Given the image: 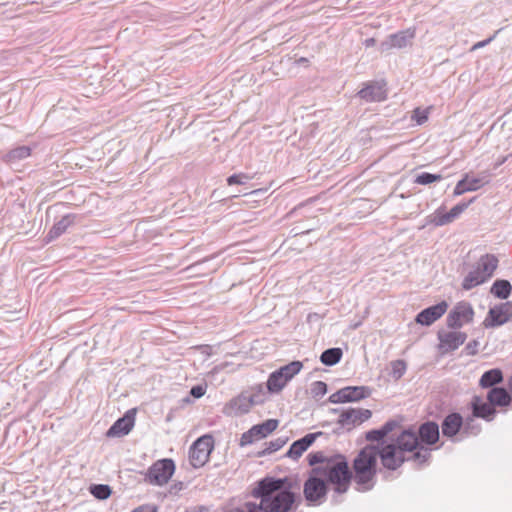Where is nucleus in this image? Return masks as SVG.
<instances>
[{
    "label": "nucleus",
    "instance_id": "f257e3e1",
    "mask_svg": "<svg viewBox=\"0 0 512 512\" xmlns=\"http://www.w3.org/2000/svg\"><path fill=\"white\" fill-rule=\"evenodd\" d=\"M417 446L415 434L411 430H403L395 443L386 444L381 449L374 445L362 448L352 463V478L357 484V491L366 492L375 486L378 457L385 468L396 470L406 461L404 451H412Z\"/></svg>",
    "mask_w": 512,
    "mask_h": 512
},
{
    "label": "nucleus",
    "instance_id": "f03ea898",
    "mask_svg": "<svg viewBox=\"0 0 512 512\" xmlns=\"http://www.w3.org/2000/svg\"><path fill=\"white\" fill-rule=\"evenodd\" d=\"M300 485L290 477H265L257 482L251 494L260 499L262 512H296L301 501Z\"/></svg>",
    "mask_w": 512,
    "mask_h": 512
},
{
    "label": "nucleus",
    "instance_id": "7ed1b4c3",
    "mask_svg": "<svg viewBox=\"0 0 512 512\" xmlns=\"http://www.w3.org/2000/svg\"><path fill=\"white\" fill-rule=\"evenodd\" d=\"M314 472L315 474H320L326 481V484H333L334 491L338 494L347 492L352 479V472L348 462L340 454L329 457L328 462L324 466L314 467Z\"/></svg>",
    "mask_w": 512,
    "mask_h": 512
},
{
    "label": "nucleus",
    "instance_id": "20e7f679",
    "mask_svg": "<svg viewBox=\"0 0 512 512\" xmlns=\"http://www.w3.org/2000/svg\"><path fill=\"white\" fill-rule=\"evenodd\" d=\"M409 430H411L417 437L418 446L410 451L412 455L406 457V461L411 460L418 466H422L427 463L431 457V449L423 446L422 444L434 445L438 442L439 426L434 421H427L419 426L417 433L411 428Z\"/></svg>",
    "mask_w": 512,
    "mask_h": 512
},
{
    "label": "nucleus",
    "instance_id": "39448f33",
    "mask_svg": "<svg viewBox=\"0 0 512 512\" xmlns=\"http://www.w3.org/2000/svg\"><path fill=\"white\" fill-rule=\"evenodd\" d=\"M327 492L328 486L326 481L320 474H315L313 467L303 486L305 500L309 504L319 505L325 500Z\"/></svg>",
    "mask_w": 512,
    "mask_h": 512
},
{
    "label": "nucleus",
    "instance_id": "423d86ee",
    "mask_svg": "<svg viewBox=\"0 0 512 512\" xmlns=\"http://www.w3.org/2000/svg\"><path fill=\"white\" fill-rule=\"evenodd\" d=\"M175 463L172 459L164 458L156 461L146 473V481L152 485L163 486L172 477Z\"/></svg>",
    "mask_w": 512,
    "mask_h": 512
},
{
    "label": "nucleus",
    "instance_id": "0eeeda50",
    "mask_svg": "<svg viewBox=\"0 0 512 512\" xmlns=\"http://www.w3.org/2000/svg\"><path fill=\"white\" fill-rule=\"evenodd\" d=\"M214 448L212 436L204 435L199 437L191 446L189 451V460L194 468L204 466L209 460V456Z\"/></svg>",
    "mask_w": 512,
    "mask_h": 512
},
{
    "label": "nucleus",
    "instance_id": "6e6552de",
    "mask_svg": "<svg viewBox=\"0 0 512 512\" xmlns=\"http://www.w3.org/2000/svg\"><path fill=\"white\" fill-rule=\"evenodd\" d=\"M372 388L368 386H346L329 396L331 403L357 402L370 397Z\"/></svg>",
    "mask_w": 512,
    "mask_h": 512
},
{
    "label": "nucleus",
    "instance_id": "1a4fd4ad",
    "mask_svg": "<svg viewBox=\"0 0 512 512\" xmlns=\"http://www.w3.org/2000/svg\"><path fill=\"white\" fill-rule=\"evenodd\" d=\"M277 419H268L260 424L252 426L248 431L244 432L240 438V446L244 447L255 441L267 437L278 427Z\"/></svg>",
    "mask_w": 512,
    "mask_h": 512
},
{
    "label": "nucleus",
    "instance_id": "9d476101",
    "mask_svg": "<svg viewBox=\"0 0 512 512\" xmlns=\"http://www.w3.org/2000/svg\"><path fill=\"white\" fill-rule=\"evenodd\" d=\"M512 319V301L491 307L483 322L486 328H495L504 325Z\"/></svg>",
    "mask_w": 512,
    "mask_h": 512
},
{
    "label": "nucleus",
    "instance_id": "9b49d317",
    "mask_svg": "<svg viewBox=\"0 0 512 512\" xmlns=\"http://www.w3.org/2000/svg\"><path fill=\"white\" fill-rule=\"evenodd\" d=\"M474 310L470 303L459 302L447 316V326L453 329L461 328L473 320Z\"/></svg>",
    "mask_w": 512,
    "mask_h": 512
},
{
    "label": "nucleus",
    "instance_id": "f8f14e48",
    "mask_svg": "<svg viewBox=\"0 0 512 512\" xmlns=\"http://www.w3.org/2000/svg\"><path fill=\"white\" fill-rule=\"evenodd\" d=\"M371 416L372 412L369 409L349 408L341 412L338 418V424L347 430H351L371 418Z\"/></svg>",
    "mask_w": 512,
    "mask_h": 512
},
{
    "label": "nucleus",
    "instance_id": "ddd939ff",
    "mask_svg": "<svg viewBox=\"0 0 512 512\" xmlns=\"http://www.w3.org/2000/svg\"><path fill=\"white\" fill-rule=\"evenodd\" d=\"M135 409L128 410L123 417L116 420L108 429L107 437H122L127 435L135 424Z\"/></svg>",
    "mask_w": 512,
    "mask_h": 512
},
{
    "label": "nucleus",
    "instance_id": "4468645a",
    "mask_svg": "<svg viewBox=\"0 0 512 512\" xmlns=\"http://www.w3.org/2000/svg\"><path fill=\"white\" fill-rule=\"evenodd\" d=\"M447 308L448 305L445 301L427 307L417 314L415 321L418 324L430 326L445 314Z\"/></svg>",
    "mask_w": 512,
    "mask_h": 512
},
{
    "label": "nucleus",
    "instance_id": "2eb2a0df",
    "mask_svg": "<svg viewBox=\"0 0 512 512\" xmlns=\"http://www.w3.org/2000/svg\"><path fill=\"white\" fill-rule=\"evenodd\" d=\"M438 339L440 341V349L444 352H450L460 347L466 341L467 335L459 331L439 332Z\"/></svg>",
    "mask_w": 512,
    "mask_h": 512
},
{
    "label": "nucleus",
    "instance_id": "dca6fc26",
    "mask_svg": "<svg viewBox=\"0 0 512 512\" xmlns=\"http://www.w3.org/2000/svg\"><path fill=\"white\" fill-rule=\"evenodd\" d=\"M320 435H322V432L308 433L304 437L294 441L287 451L286 456L297 460Z\"/></svg>",
    "mask_w": 512,
    "mask_h": 512
},
{
    "label": "nucleus",
    "instance_id": "f3484780",
    "mask_svg": "<svg viewBox=\"0 0 512 512\" xmlns=\"http://www.w3.org/2000/svg\"><path fill=\"white\" fill-rule=\"evenodd\" d=\"M415 37V30L406 29L395 34H391L386 41L382 43L383 50H388L392 48H405Z\"/></svg>",
    "mask_w": 512,
    "mask_h": 512
},
{
    "label": "nucleus",
    "instance_id": "a211bd4d",
    "mask_svg": "<svg viewBox=\"0 0 512 512\" xmlns=\"http://www.w3.org/2000/svg\"><path fill=\"white\" fill-rule=\"evenodd\" d=\"M251 399H248V392H243L230 400L225 407V413L231 416H241L252 408Z\"/></svg>",
    "mask_w": 512,
    "mask_h": 512
},
{
    "label": "nucleus",
    "instance_id": "6ab92c4d",
    "mask_svg": "<svg viewBox=\"0 0 512 512\" xmlns=\"http://www.w3.org/2000/svg\"><path fill=\"white\" fill-rule=\"evenodd\" d=\"M357 95L366 102H380L387 96L384 85L379 82H368Z\"/></svg>",
    "mask_w": 512,
    "mask_h": 512
},
{
    "label": "nucleus",
    "instance_id": "aec40b11",
    "mask_svg": "<svg viewBox=\"0 0 512 512\" xmlns=\"http://www.w3.org/2000/svg\"><path fill=\"white\" fill-rule=\"evenodd\" d=\"M473 416L482 418L486 421H492L496 414V409L490 402H484L481 397L474 396L471 401Z\"/></svg>",
    "mask_w": 512,
    "mask_h": 512
},
{
    "label": "nucleus",
    "instance_id": "412c9836",
    "mask_svg": "<svg viewBox=\"0 0 512 512\" xmlns=\"http://www.w3.org/2000/svg\"><path fill=\"white\" fill-rule=\"evenodd\" d=\"M463 426V418L459 413L448 414L441 425L442 434L446 437L455 436Z\"/></svg>",
    "mask_w": 512,
    "mask_h": 512
},
{
    "label": "nucleus",
    "instance_id": "4be33fe9",
    "mask_svg": "<svg viewBox=\"0 0 512 512\" xmlns=\"http://www.w3.org/2000/svg\"><path fill=\"white\" fill-rule=\"evenodd\" d=\"M75 218L76 216L74 214H67L63 216L49 230L46 236L47 241L50 242L64 234L67 231V229L74 224Z\"/></svg>",
    "mask_w": 512,
    "mask_h": 512
},
{
    "label": "nucleus",
    "instance_id": "5701e85b",
    "mask_svg": "<svg viewBox=\"0 0 512 512\" xmlns=\"http://www.w3.org/2000/svg\"><path fill=\"white\" fill-rule=\"evenodd\" d=\"M476 267L482 272L485 281H487L493 276L494 271L497 269L498 259L493 254L482 255L476 263Z\"/></svg>",
    "mask_w": 512,
    "mask_h": 512
},
{
    "label": "nucleus",
    "instance_id": "b1692460",
    "mask_svg": "<svg viewBox=\"0 0 512 512\" xmlns=\"http://www.w3.org/2000/svg\"><path fill=\"white\" fill-rule=\"evenodd\" d=\"M487 400L494 407H505L511 402V396L503 387H494L487 393Z\"/></svg>",
    "mask_w": 512,
    "mask_h": 512
},
{
    "label": "nucleus",
    "instance_id": "393cba45",
    "mask_svg": "<svg viewBox=\"0 0 512 512\" xmlns=\"http://www.w3.org/2000/svg\"><path fill=\"white\" fill-rule=\"evenodd\" d=\"M504 376L503 372L499 368H493L488 371H485L479 380V386L483 389H492L496 387L497 384L503 382Z\"/></svg>",
    "mask_w": 512,
    "mask_h": 512
},
{
    "label": "nucleus",
    "instance_id": "a878e982",
    "mask_svg": "<svg viewBox=\"0 0 512 512\" xmlns=\"http://www.w3.org/2000/svg\"><path fill=\"white\" fill-rule=\"evenodd\" d=\"M31 155V148L29 146H18L3 156V160L12 165L16 164L21 160L26 159Z\"/></svg>",
    "mask_w": 512,
    "mask_h": 512
},
{
    "label": "nucleus",
    "instance_id": "bb28decb",
    "mask_svg": "<svg viewBox=\"0 0 512 512\" xmlns=\"http://www.w3.org/2000/svg\"><path fill=\"white\" fill-rule=\"evenodd\" d=\"M512 292V285L508 280L498 279L496 280L490 289V293L496 298L505 300L508 299Z\"/></svg>",
    "mask_w": 512,
    "mask_h": 512
},
{
    "label": "nucleus",
    "instance_id": "cd10ccee",
    "mask_svg": "<svg viewBox=\"0 0 512 512\" xmlns=\"http://www.w3.org/2000/svg\"><path fill=\"white\" fill-rule=\"evenodd\" d=\"M485 281V277L483 276L482 272L478 270V268L475 266L472 271H470L462 282V288L464 290H471L472 288L483 284Z\"/></svg>",
    "mask_w": 512,
    "mask_h": 512
},
{
    "label": "nucleus",
    "instance_id": "c85d7f7f",
    "mask_svg": "<svg viewBox=\"0 0 512 512\" xmlns=\"http://www.w3.org/2000/svg\"><path fill=\"white\" fill-rule=\"evenodd\" d=\"M287 383V379L277 369L269 375L267 389L270 393H279Z\"/></svg>",
    "mask_w": 512,
    "mask_h": 512
},
{
    "label": "nucleus",
    "instance_id": "c756f323",
    "mask_svg": "<svg viewBox=\"0 0 512 512\" xmlns=\"http://www.w3.org/2000/svg\"><path fill=\"white\" fill-rule=\"evenodd\" d=\"M343 352L341 348L334 347L326 349L320 356V361L326 366L336 365L342 358Z\"/></svg>",
    "mask_w": 512,
    "mask_h": 512
},
{
    "label": "nucleus",
    "instance_id": "7c9ffc66",
    "mask_svg": "<svg viewBox=\"0 0 512 512\" xmlns=\"http://www.w3.org/2000/svg\"><path fill=\"white\" fill-rule=\"evenodd\" d=\"M464 179L467 180L470 191H476L490 182V175L487 172H482L476 177L465 174Z\"/></svg>",
    "mask_w": 512,
    "mask_h": 512
},
{
    "label": "nucleus",
    "instance_id": "2f4dec72",
    "mask_svg": "<svg viewBox=\"0 0 512 512\" xmlns=\"http://www.w3.org/2000/svg\"><path fill=\"white\" fill-rule=\"evenodd\" d=\"M303 367L302 362L300 361H292L278 369V371L283 374L284 378L289 382L295 375H297Z\"/></svg>",
    "mask_w": 512,
    "mask_h": 512
},
{
    "label": "nucleus",
    "instance_id": "473e14b6",
    "mask_svg": "<svg viewBox=\"0 0 512 512\" xmlns=\"http://www.w3.org/2000/svg\"><path fill=\"white\" fill-rule=\"evenodd\" d=\"M89 492L99 500H105L110 497L112 490L109 485L106 484H92L89 487Z\"/></svg>",
    "mask_w": 512,
    "mask_h": 512
},
{
    "label": "nucleus",
    "instance_id": "72a5a7b5",
    "mask_svg": "<svg viewBox=\"0 0 512 512\" xmlns=\"http://www.w3.org/2000/svg\"><path fill=\"white\" fill-rule=\"evenodd\" d=\"M452 220L448 213H444L441 209H437L433 215L427 217V223L434 224L435 226H444L451 223Z\"/></svg>",
    "mask_w": 512,
    "mask_h": 512
},
{
    "label": "nucleus",
    "instance_id": "f704fd0d",
    "mask_svg": "<svg viewBox=\"0 0 512 512\" xmlns=\"http://www.w3.org/2000/svg\"><path fill=\"white\" fill-rule=\"evenodd\" d=\"M287 442V438L278 437L265 443L266 448L259 452V456L269 455L280 450Z\"/></svg>",
    "mask_w": 512,
    "mask_h": 512
},
{
    "label": "nucleus",
    "instance_id": "c9c22d12",
    "mask_svg": "<svg viewBox=\"0 0 512 512\" xmlns=\"http://www.w3.org/2000/svg\"><path fill=\"white\" fill-rule=\"evenodd\" d=\"M441 179L442 176L440 174L422 172L416 176L414 182L419 185H428L433 182L440 181Z\"/></svg>",
    "mask_w": 512,
    "mask_h": 512
},
{
    "label": "nucleus",
    "instance_id": "e433bc0d",
    "mask_svg": "<svg viewBox=\"0 0 512 512\" xmlns=\"http://www.w3.org/2000/svg\"><path fill=\"white\" fill-rule=\"evenodd\" d=\"M391 368V376L398 380L405 374L407 365L404 360H395L391 362Z\"/></svg>",
    "mask_w": 512,
    "mask_h": 512
},
{
    "label": "nucleus",
    "instance_id": "4c0bfd02",
    "mask_svg": "<svg viewBox=\"0 0 512 512\" xmlns=\"http://www.w3.org/2000/svg\"><path fill=\"white\" fill-rule=\"evenodd\" d=\"M248 399H251L252 407L258 404H262L265 400V392L261 385L253 388L251 392H248Z\"/></svg>",
    "mask_w": 512,
    "mask_h": 512
},
{
    "label": "nucleus",
    "instance_id": "58836bf2",
    "mask_svg": "<svg viewBox=\"0 0 512 512\" xmlns=\"http://www.w3.org/2000/svg\"><path fill=\"white\" fill-rule=\"evenodd\" d=\"M307 460H308V464L310 466L317 467L316 465L324 466L326 464V462H328L329 457H326L323 452L318 451V452H312V453L308 454Z\"/></svg>",
    "mask_w": 512,
    "mask_h": 512
},
{
    "label": "nucleus",
    "instance_id": "ea45409f",
    "mask_svg": "<svg viewBox=\"0 0 512 512\" xmlns=\"http://www.w3.org/2000/svg\"><path fill=\"white\" fill-rule=\"evenodd\" d=\"M474 201V198L469 200L468 202H463L455 205L448 213L450 216L452 222L458 218L467 208L468 206Z\"/></svg>",
    "mask_w": 512,
    "mask_h": 512
},
{
    "label": "nucleus",
    "instance_id": "a19ab883",
    "mask_svg": "<svg viewBox=\"0 0 512 512\" xmlns=\"http://www.w3.org/2000/svg\"><path fill=\"white\" fill-rule=\"evenodd\" d=\"M327 393V384L323 381H315L311 384L313 398H321Z\"/></svg>",
    "mask_w": 512,
    "mask_h": 512
},
{
    "label": "nucleus",
    "instance_id": "79ce46f5",
    "mask_svg": "<svg viewBox=\"0 0 512 512\" xmlns=\"http://www.w3.org/2000/svg\"><path fill=\"white\" fill-rule=\"evenodd\" d=\"M251 179L250 176L244 173L233 174L227 178L228 185H242Z\"/></svg>",
    "mask_w": 512,
    "mask_h": 512
},
{
    "label": "nucleus",
    "instance_id": "37998d69",
    "mask_svg": "<svg viewBox=\"0 0 512 512\" xmlns=\"http://www.w3.org/2000/svg\"><path fill=\"white\" fill-rule=\"evenodd\" d=\"M462 427H463V432L468 435H477L481 430V428L478 424H474L473 419L467 420L465 424L463 423Z\"/></svg>",
    "mask_w": 512,
    "mask_h": 512
},
{
    "label": "nucleus",
    "instance_id": "c03bdc74",
    "mask_svg": "<svg viewBox=\"0 0 512 512\" xmlns=\"http://www.w3.org/2000/svg\"><path fill=\"white\" fill-rule=\"evenodd\" d=\"M470 189L467 185V180L464 179V177L459 180L455 186V189H454V195L455 196H459V195H462L466 192H470Z\"/></svg>",
    "mask_w": 512,
    "mask_h": 512
},
{
    "label": "nucleus",
    "instance_id": "a18cd8bd",
    "mask_svg": "<svg viewBox=\"0 0 512 512\" xmlns=\"http://www.w3.org/2000/svg\"><path fill=\"white\" fill-rule=\"evenodd\" d=\"M400 423L397 420H388L380 429L386 437L390 432L399 427Z\"/></svg>",
    "mask_w": 512,
    "mask_h": 512
},
{
    "label": "nucleus",
    "instance_id": "49530a36",
    "mask_svg": "<svg viewBox=\"0 0 512 512\" xmlns=\"http://www.w3.org/2000/svg\"><path fill=\"white\" fill-rule=\"evenodd\" d=\"M384 437L385 436L380 428L370 430L366 433V439L371 442H374V441L378 442V441L382 440Z\"/></svg>",
    "mask_w": 512,
    "mask_h": 512
},
{
    "label": "nucleus",
    "instance_id": "de8ad7c7",
    "mask_svg": "<svg viewBox=\"0 0 512 512\" xmlns=\"http://www.w3.org/2000/svg\"><path fill=\"white\" fill-rule=\"evenodd\" d=\"M413 118L415 119L417 124L421 125L427 121L428 115H427L426 111H423L420 108H417L414 110Z\"/></svg>",
    "mask_w": 512,
    "mask_h": 512
},
{
    "label": "nucleus",
    "instance_id": "09e8293b",
    "mask_svg": "<svg viewBox=\"0 0 512 512\" xmlns=\"http://www.w3.org/2000/svg\"><path fill=\"white\" fill-rule=\"evenodd\" d=\"M478 346H479V341L472 340V341L467 343V345L465 346L464 350H465L467 355H475L478 352Z\"/></svg>",
    "mask_w": 512,
    "mask_h": 512
},
{
    "label": "nucleus",
    "instance_id": "8fccbe9b",
    "mask_svg": "<svg viewBox=\"0 0 512 512\" xmlns=\"http://www.w3.org/2000/svg\"><path fill=\"white\" fill-rule=\"evenodd\" d=\"M206 392V388L202 385H195L190 390V395H192L194 398H201Z\"/></svg>",
    "mask_w": 512,
    "mask_h": 512
},
{
    "label": "nucleus",
    "instance_id": "3c124183",
    "mask_svg": "<svg viewBox=\"0 0 512 512\" xmlns=\"http://www.w3.org/2000/svg\"><path fill=\"white\" fill-rule=\"evenodd\" d=\"M131 512H157V507L155 505L146 504L135 508Z\"/></svg>",
    "mask_w": 512,
    "mask_h": 512
},
{
    "label": "nucleus",
    "instance_id": "603ef678",
    "mask_svg": "<svg viewBox=\"0 0 512 512\" xmlns=\"http://www.w3.org/2000/svg\"><path fill=\"white\" fill-rule=\"evenodd\" d=\"M497 33L498 32H496L493 36L489 37L486 40L479 41L476 44H474L473 47H472V50H476V49L482 48V47L486 46L487 44H489L495 38Z\"/></svg>",
    "mask_w": 512,
    "mask_h": 512
},
{
    "label": "nucleus",
    "instance_id": "864d4df0",
    "mask_svg": "<svg viewBox=\"0 0 512 512\" xmlns=\"http://www.w3.org/2000/svg\"><path fill=\"white\" fill-rule=\"evenodd\" d=\"M508 385H509V389H510V391L512 393V377L509 379Z\"/></svg>",
    "mask_w": 512,
    "mask_h": 512
},
{
    "label": "nucleus",
    "instance_id": "5fc2aeb1",
    "mask_svg": "<svg viewBox=\"0 0 512 512\" xmlns=\"http://www.w3.org/2000/svg\"><path fill=\"white\" fill-rule=\"evenodd\" d=\"M373 42H374V39H368V40H366L367 45H370V44H372Z\"/></svg>",
    "mask_w": 512,
    "mask_h": 512
}]
</instances>
